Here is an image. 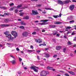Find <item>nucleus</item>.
<instances>
[{
  "mask_svg": "<svg viewBox=\"0 0 76 76\" xmlns=\"http://www.w3.org/2000/svg\"><path fill=\"white\" fill-rule=\"evenodd\" d=\"M69 2H71V1L70 0H68L66 1H62L60 0L58 1V3L59 4L61 5H63L64 4H66V3H69Z\"/></svg>",
  "mask_w": 76,
  "mask_h": 76,
  "instance_id": "1",
  "label": "nucleus"
},
{
  "mask_svg": "<svg viewBox=\"0 0 76 76\" xmlns=\"http://www.w3.org/2000/svg\"><path fill=\"white\" fill-rule=\"evenodd\" d=\"M31 69L33 70L34 72L38 73V70L37 69H39V68L38 67H36L35 66H32L30 67V68Z\"/></svg>",
  "mask_w": 76,
  "mask_h": 76,
  "instance_id": "2",
  "label": "nucleus"
},
{
  "mask_svg": "<svg viewBox=\"0 0 76 76\" xmlns=\"http://www.w3.org/2000/svg\"><path fill=\"white\" fill-rule=\"evenodd\" d=\"M47 74H48V72L46 71H43L40 73L41 76H46Z\"/></svg>",
  "mask_w": 76,
  "mask_h": 76,
  "instance_id": "3",
  "label": "nucleus"
},
{
  "mask_svg": "<svg viewBox=\"0 0 76 76\" xmlns=\"http://www.w3.org/2000/svg\"><path fill=\"white\" fill-rule=\"evenodd\" d=\"M11 34L12 35L14 36L15 38H16V36H18V33H17V32H16V31H12L11 32Z\"/></svg>",
  "mask_w": 76,
  "mask_h": 76,
  "instance_id": "4",
  "label": "nucleus"
},
{
  "mask_svg": "<svg viewBox=\"0 0 76 76\" xmlns=\"http://www.w3.org/2000/svg\"><path fill=\"white\" fill-rule=\"evenodd\" d=\"M35 41L37 42H38L39 43H41L42 42V40L41 39H39L38 40V39H35Z\"/></svg>",
  "mask_w": 76,
  "mask_h": 76,
  "instance_id": "5",
  "label": "nucleus"
},
{
  "mask_svg": "<svg viewBox=\"0 0 76 76\" xmlns=\"http://www.w3.org/2000/svg\"><path fill=\"white\" fill-rule=\"evenodd\" d=\"M28 35V32L25 31L23 33V37H26Z\"/></svg>",
  "mask_w": 76,
  "mask_h": 76,
  "instance_id": "6",
  "label": "nucleus"
},
{
  "mask_svg": "<svg viewBox=\"0 0 76 76\" xmlns=\"http://www.w3.org/2000/svg\"><path fill=\"white\" fill-rule=\"evenodd\" d=\"M75 8V5L72 4L69 7V9L71 10H73Z\"/></svg>",
  "mask_w": 76,
  "mask_h": 76,
  "instance_id": "7",
  "label": "nucleus"
},
{
  "mask_svg": "<svg viewBox=\"0 0 76 76\" xmlns=\"http://www.w3.org/2000/svg\"><path fill=\"white\" fill-rule=\"evenodd\" d=\"M9 24H2L1 25V27H6V26H11Z\"/></svg>",
  "mask_w": 76,
  "mask_h": 76,
  "instance_id": "8",
  "label": "nucleus"
},
{
  "mask_svg": "<svg viewBox=\"0 0 76 76\" xmlns=\"http://www.w3.org/2000/svg\"><path fill=\"white\" fill-rule=\"evenodd\" d=\"M32 13L33 15H38V14L37 11H35L34 10H32Z\"/></svg>",
  "mask_w": 76,
  "mask_h": 76,
  "instance_id": "9",
  "label": "nucleus"
},
{
  "mask_svg": "<svg viewBox=\"0 0 76 76\" xmlns=\"http://www.w3.org/2000/svg\"><path fill=\"white\" fill-rule=\"evenodd\" d=\"M10 62L13 64H16V58H15L14 60H12V61H11Z\"/></svg>",
  "mask_w": 76,
  "mask_h": 76,
  "instance_id": "10",
  "label": "nucleus"
},
{
  "mask_svg": "<svg viewBox=\"0 0 76 76\" xmlns=\"http://www.w3.org/2000/svg\"><path fill=\"white\" fill-rule=\"evenodd\" d=\"M61 14H60L59 15V16L57 15H53V17L55 18H58V17H61Z\"/></svg>",
  "mask_w": 76,
  "mask_h": 76,
  "instance_id": "11",
  "label": "nucleus"
},
{
  "mask_svg": "<svg viewBox=\"0 0 76 76\" xmlns=\"http://www.w3.org/2000/svg\"><path fill=\"white\" fill-rule=\"evenodd\" d=\"M54 24L58 25V24H61L62 22L58 21H55L54 23Z\"/></svg>",
  "mask_w": 76,
  "mask_h": 76,
  "instance_id": "12",
  "label": "nucleus"
},
{
  "mask_svg": "<svg viewBox=\"0 0 76 76\" xmlns=\"http://www.w3.org/2000/svg\"><path fill=\"white\" fill-rule=\"evenodd\" d=\"M47 23H39L38 24V25H47Z\"/></svg>",
  "mask_w": 76,
  "mask_h": 76,
  "instance_id": "13",
  "label": "nucleus"
},
{
  "mask_svg": "<svg viewBox=\"0 0 76 76\" xmlns=\"http://www.w3.org/2000/svg\"><path fill=\"white\" fill-rule=\"evenodd\" d=\"M61 48V46H57L56 48V49L57 50H59Z\"/></svg>",
  "mask_w": 76,
  "mask_h": 76,
  "instance_id": "14",
  "label": "nucleus"
},
{
  "mask_svg": "<svg viewBox=\"0 0 76 76\" xmlns=\"http://www.w3.org/2000/svg\"><path fill=\"white\" fill-rule=\"evenodd\" d=\"M73 19V16H71L68 18V19L69 20H72Z\"/></svg>",
  "mask_w": 76,
  "mask_h": 76,
  "instance_id": "15",
  "label": "nucleus"
},
{
  "mask_svg": "<svg viewBox=\"0 0 76 76\" xmlns=\"http://www.w3.org/2000/svg\"><path fill=\"white\" fill-rule=\"evenodd\" d=\"M68 72L69 73H70V74H71V75H75V73L73 72L69 71Z\"/></svg>",
  "mask_w": 76,
  "mask_h": 76,
  "instance_id": "16",
  "label": "nucleus"
},
{
  "mask_svg": "<svg viewBox=\"0 0 76 76\" xmlns=\"http://www.w3.org/2000/svg\"><path fill=\"white\" fill-rule=\"evenodd\" d=\"M41 45H43V46H46V44H45V42H44L42 44H40L39 45V46H41Z\"/></svg>",
  "mask_w": 76,
  "mask_h": 76,
  "instance_id": "17",
  "label": "nucleus"
},
{
  "mask_svg": "<svg viewBox=\"0 0 76 76\" xmlns=\"http://www.w3.org/2000/svg\"><path fill=\"white\" fill-rule=\"evenodd\" d=\"M20 23L23 25H26V23H25L23 21H22Z\"/></svg>",
  "mask_w": 76,
  "mask_h": 76,
  "instance_id": "18",
  "label": "nucleus"
},
{
  "mask_svg": "<svg viewBox=\"0 0 76 76\" xmlns=\"http://www.w3.org/2000/svg\"><path fill=\"white\" fill-rule=\"evenodd\" d=\"M7 44H8V45H9L8 46V47H10L11 48V47H12V46L13 45L12 44L8 43H7Z\"/></svg>",
  "mask_w": 76,
  "mask_h": 76,
  "instance_id": "19",
  "label": "nucleus"
},
{
  "mask_svg": "<svg viewBox=\"0 0 76 76\" xmlns=\"http://www.w3.org/2000/svg\"><path fill=\"white\" fill-rule=\"evenodd\" d=\"M49 20H40V22H47Z\"/></svg>",
  "mask_w": 76,
  "mask_h": 76,
  "instance_id": "20",
  "label": "nucleus"
},
{
  "mask_svg": "<svg viewBox=\"0 0 76 76\" xmlns=\"http://www.w3.org/2000/svg\"><path fill=\"white\" fill-rule=\"evenodd\" d=\"M6 37H7L9 39H10L12 37V35L11 34H8V35L6 36Z\"/></svg>",
  "mask_w": 76,
  "mask_h": 76,
  "instance_id": "21",
  "label": "nucleus"
},
{
  "mask_svg": "<svg viewBox=\"0 0 76 76\" xmlns=\"http://www.w3.org/2000/svg\"><path fill=\"white\" fill-rule=\"evenodd\" d=\"M47 68L49 70H52L53 69V67H51L50 66H48L47 67Z\"/></svg>",
  "mask_w": 76,
  "mask_h": 76,
  "instance_id": "22",
  "label": "nucleus"
},
{
  "mask_svg": "<svg viewBox=\"0 0 76 76\" xmlns=\"http://www.w3.org/2000/svg\"><path fill=\"white\" fill-rule=\"evenodd\" d=\"M4 42L2 43H0V47H3V46L4 45Z\"/></svg>",
  "mask_w": 76,
  "mask_h": 76,
  "instance_id": "23",
  "label": "nucleus"
},
{
  "mask_svg": "<svg viewBox=\"0 0 76 76\" xmlns=\"http://www.w3.org/2000/svg\"><path fill=\"white\" fill-rule=\"evenodd\" d=\"M45 55H46L45 57L48 58V57H50V55L48 53H46L45 54Z\"/></svg>",
  "mask_w": 76,
  "mask_h": 76,
  "instance_id": "24",
  "label": "nucleus"
},
{
  "mask_svg": "<svg viewBox=\"0 0 76 76\" xmlns=\"http://www.w3.org/2000/svg\"><path fill=\"white\" fill-rule=\"evenodd\" d=\"M23 19H29V17L28 16H26L23 18Z\"/></svg>",
  "mask_w": 76,
  "mask_h": 76,
  "instance_id": "25",
  "label": "nucleus"
},
{
  "mask_svg": "<svg viewBox=\"0 0 76 76\" xmlns=\"http://www.w3.org/2000/svg\"><path fill=\"white\" fill-rule=\"evenodd\" d=\"M35 51V50H28V53H32V52L33 51Z\"/></svg>",
  "mask_w": 76,
  "mask_h": 76,
  "instance_id": "26",
  "label": "nucleus"
},
{
  "mask_svg": "<svg viewBox=\"0 0 76 76\" xmlns=\"http://www.w3.org/2000/svg\"><path fill=\"white\" fill-rule=\"evenodd\" d=\"M4 21L5 22H9L10 21L8 19H5Z\"/></svg>",
  "mask_w": 76,
  "mask_h": 76,
  "instance_id": "27",
  "label": "nucleus"
},
{
  "mask_svg": "<svg viewBox=\"0 0 76 76\" xmlns=\"http://www.w3.org/2000/svg\"><path fill=\"white\" fill-rule=\"evenodd\" d=\"M45 10H54L53 9L50 8H45Z\"/></svg>",
  "mask_w": 76,
  "mask_h": 76,
  "instance_id": "28",
  "label": "nucleus"
},
{
  "mask_svg": "<svg viewBox=\"0 0 76 76\" xmlns=\"http://www.w3.org/2000/svg\"><path fill=\"white\" fill-rule=\"evenodd\" d=\"M50 28H55V27H56V26L51 25V26H50Z\"/></svg>",
  "mask_w": 76,
  "mask_h": 76,
  "instance_id": "29",
  "label": "nucleus"
},
{
  "mask_svg": "<svg viewBox=\"0 0 76 76\" xmlns=\"http://www.w3.org/2000/svg\"><path fill=\"white\" fill-rule=\"evenodd\" d=\"M21 29H24L25 28V27H24V26H20L19 27Z\"/></svg>",
  "mask_w": 76,
  "mask_h": 76,
  "instance_id": "30",
  "label": "nucleus"
},
{
  "mask_svg": "<svg viewBox=\"0 0 76 76\" xmlns=\"http://www.w3.org/2000/svg\"><path fill=\"white\" fill-rule=\"evenodd\" d=\"M21 7H22V4H20L17 6V8H20Z\"/></svg>",
  "mask_w": 76,
  "mask_h": 76,
  "instance_id": "31",
  "label": "nucleus"
},
{
  "mask_svg": "<svg viewBox=\"0 0 76 76\" xmlns=\"http://www.w3.org/2000/svg\"><path fill=\"white\" fill-rule=\"evenodd\" d=\"M9 33V31H7L4 33V34L5 35H7V34Z\"/></svg>",
  "mask_w": 76,
  "mask_h": 76,
  "instance_id": "32",
  "label": "nucleus"
},
{
  "mask_svg": "<svg viewBox=\"0 0 76 76\" xmlns=\"http://www.w3.org/2000/svg\"><path fill=\"white\" fill-rule=\"evenodd\" d=\"M32 35H36L37 34V32H34L32 33Z\"/></svg>",
  "mask_w": 76,
  "mask_h": 76,
  "instance_id": "33",
  "label": "nucleus"
},
{
  "mask_svg": "<svg viewBox=\"0 0 76 76\" xmlns=\"http://www.w3.org/2000/svg\"><path fill=\"white\" fill-rule=\"evenodd\" d=\"M42 5L41 4H39L37 5V7H41Z\"/></svg>",
  "mask_w": 76,
  "mask_h": 76,
  "instance_id": "34",
  "label": "nucleus"
},
{
  "mask_svg": "<svg viewBox=\"0 0 76 76\" xmlns=\"http://www.w3.org/2000/svg\"><path fill=\"white\" fill-rule=\"evenodd\" d=\"M10 56L12 58H14V59H15V57H14V56H13L12 55H10Z\"/></svg>",
  "mask_w": 76,
  "mask_h": 76,
  "instance_id": "35",
  "label": "nucleus"
},
{
  "mask_svg": "<svg viewBox=\"0 0 76 76\" xmlns=\"http://www.w3.org/2000/svg\"><path fill=\"white\" fill-rule=\"evenodd\" d=\"M70 33H72V31H71V30L69 31L67 33V34H70Z\"/></svg>",
  "mask_w": 76,
  "mask_h": 76,
  "instance_id": "36",
  "label": "nucleus"
},
{
  "mask_svg": "<svg viewBox=\"0 0 76 76\" xmlns=\"http://www.w3.org/2000/svg\"><path fill=\"white\" fill-rule=\"evenodd\" d=\"M18 59L20 61H21L22 60V58L20 57H18Z\"/></svg>",
  "mask_w": 76,
  "mask_h": 76,
  "instance_id": "37",
  "label": "nucleus"
},
{
  "mask_svg": "<svg viewBox=\"0 0 76 76\" xmlns=\"http://www.w3.org/2000/svg\"><path fill=\"white\" fill-rule=\"evenodd\" d=\"M23 12H20V16H23Z\"/></svg>",
  "mask_w": 76,
  "mask_h": 76,
  "instance_id": "38",
  "label": "nucleus"
},
{
  "mask_svg": "<svg viewBox=\"0 0 76 76\" xmlns=\"http://www.w3.org/2000/svg\"><path fill=\"white\" fill-rule=\"evenodd\" d=\"M68 43L69 45H72V43H71V42L69 41H68Z\"/></svg>",
  "mask_w": 76,
  "mask_h": 76,
  "instance_id": "39",
  "label": "nucleus"
},
{
  "mask_svg": "<svg viewBox=\"0 0 76 76\" xmlns=\"http://www.w3.org/2000/svg\"><path fill=\"white\" fill-rule=\"evenodd\" d=\"M64 75L66 76H69V75L67 73H66L64 74Z\"/></svg>",
  "mask_w": 76,
  "mask_h": 76,
  "instance_id": "40",
  "label": "nucleus"
},
{
  "mask_svg": "<svg viewBox=\"0 0 76 76\" xmlns=\"http://www.w3.org/2000/svg\"><path fill=\"white\" fill-rule=\"evenodd\" d=\"M71 28V27L70 26H67L66 27V29H70Z\"/></svg>",
  "mask_w": 76,
  "mask_h": 76,
  "instance_id": "41",
  "label": "nucleus"
},
{
  "mask_svg": "<svg viewBox=\"0 0 76 76\" xmlns=\"http://www.w3.org/2000/svg\"><path fill=\"white\" fill-rule=\"evenodd\" d=\"M66 48H64V49L63 50V52H65V51H66Z\"/></svg>",
  "mask_w": 76,
  "mask_h": 76,
  "instance_id": "42",
  "label": "nucleus"
},
{
  "mask_svg": "<svg viewBox=\"0 0 76 76\" xmlns=\"http://www.w3.org/2000/svg\"><path fill=\"white\" fill-rule=\"evenodd\" d=\"M4 15H9V14L7 13H5Z\"/></svg>",
  "mask_w": 76,
  "mask_h": 76,
  "instance_id": "43",
  "label": "nucleus"
},
{
  "mask_svg": "<svg viewBox=\"0 0 76 76\" xmlns=\"http://www.w3.org/2000/svg\"><path fill=\"white\" fill-rule=\"evenodd\" d=\"M73 22H74V20H72L69 21V23H73Z\"/></svg>",
  "mask_w": 76,
  "mask_h": 76,
  "instance_id": "44",
  "label": "nucleus"
},
{
  "mask_svg": "<svg viewBox=\"0 0 76 76\" xmlns=\"http://www.w3.org/2000/svg\"><path fill=\"white\" fill-rule=\"evenodd\" d=\"M13 5H14V4H13V3H11L10 4V6H13Z\"/></svg>",
  "mask_w": 76,
  "mask_h": 76,
  "instance_id": "45",
  "label": "nucleus"
},
{
  "mask_svg": "<svg viewBox=\"0 0 76 76\" xmlns=\"http://www.w3.org/2000/svg\"><path fill=\"white\" fill-rule=\"evenodd\" d=\"M14 38L13 37H11V38H10V39H11L12 41H13V40Z\"/></svg>",
  "mask_w": 76,
  "mask_h": 76,
  "instance_id": "46",
  "label": "nucleus"
},
{
  "mask_svg": "<svg viewBox=\"0 0 76 76\" xmlns=\"http://www.w3.org/2000/svg\"><path fill=\"white\" fill-rule=\"evenodd\" d=\"M37 52L38 53H40V52H41V50H37Z\"/></svg>",
  "mask_w": 76,
  "mask_h": 76,
  "instance_id": "47",
  "label": "nucleus"
},
{
  "mask_svg": "<svg viewBox=\"0 0 76 76\" xmlns=\"http://www.w3.org/2000/svg\"><path fill=\"white\" fill-rule=\"evenodd\" d=\"M18 10H16L15 11V13H17V12H18Z\"/></svg>",
  "mask_w": 76,
  "mask_h": 76,
  "instance_id": "48",
  "label": "nucleus"
},
{
  "mask_svg": "<svg viewBox=\"0 0 76 76\" xmlns=\"http://www.w3.org/2000/svg\"><path fill=\"white\" fill-rule=\"evenodd\" d=\"M16 50H17V51H20V50L19 49V48H16Z\"/></svg>",
  "mask_w": 76,
  "mask_h": 76,
  "instance_id": "49",
  "label": "nucleus"
},
{
  "mask_svg": "<svg viewBox=\"0 0 76 76\" xmlns=\"http://www.w3.org/2000/svg\"><path fill=\"white\" fill-rule=\"evenodd\" d=\"M18 74H19V75H20V74H21V71H19L18 72Z\"/></svg>",
  "mask_w": 76,
  "mask_h": 76,
  "instance_id": "50",
  "label": "nucleus"
},
{
  "mask_svg": "<svg viewBox=\"0 0 76 76\" xmlns=\"http://www.w3.org/2000/svg\"><path fill=\"white\" fill-rule=\"evenodd\" d=\"M74 41H76V37L75 38L73 39Z\"/></svg>",
  "mask_w": 76,
  "mask_h": 76,
  "instance_id": "51",
  "label": "nucleus"
},
{
  "mask_svg": "<svg viewBox=\"0 0 76 76\" xmlns=\"http://www.w3.org/2000/svg\"><path fill=\"white\" fill-rule=\"evenodd\" d=\"M57 55H55L54 56H53V57H57Z\"/></svg>",
  "mask_w": 76,
  "mask_h": 76,
  "instance_id": "52",
  "label": "nucleus"
},
{
  "mask_svg": "<svg viewBox=\"0 0 76 76\" xmlns=\"http://www.w3.org/2000/svg\"><path fill=\"white\" fill-rule=\"evenodd\" d=\"M30 48H31L32 49H33V46H31L30 47Z\"/></svg>",
  "mask_w": 76,
  "mask_h": 76,
  "instance_id": "53",
  "label": "nucleus"
},
{
  "mask_svg": "<svg viewBox=\"0 0 76 76\" xmlns=\"http://www.w3.org/2000/svg\"><path fill=\"white\" fill-rule=\"evenodd\" d=\"M45 31V30H42V32H44Z\"/></svg>",
  "mask_w": 76,
  "mask_h": 76,
  "instance_id": "54",
  "label": "nucleus"
},
{
  "mask_svg": "<svg viewBox=\"0 0 76 76\" xmlns=\"http://www.w3.org/2000/svg\"><path fill=\"white\" fill-rule=\"evenodd\" d=\"M0 8H1L2 9H5V8H4V7H0Z\"/></svg>",
  "mask_w": 76,
  "mask_h": 76,
  "instance_id": "55",
  "label": "nucleus"
},
{
  "mask_svg": "<svg viewBox=\"0 0 76 76\" xmlns=\"http://www.w3.org/2000/svg\"><path fill=\"white\" fill-rule=\"evenodd\" d=\"M13 10V8H11L10 9V10Z\"/></svg>",
  "mask_w": 76,
  "mask_h": 76,
  "instance_id": "56",
  "label": "nucleus"
},
{
  "mask_svg": "<svg viewBox=\"0 0 76 76\" xmlns=\"http://www.w3.org/2000/svg\"><path fill=\"white\" fill-rule=\"evenodd\" d=\"M56 36H57V37H59V36H60V35L57 34H56Z\"/></svg>",
  "mask_w": 76,
  "mask_h": 76,
  "instance_id": "57",
  "label": "nucleus"
},
{
  "mask_svg": "<svg viewBox=\"0 0 76 76\" xmlns=\"http://www.w3.org/2000/svg\"><path fill=\"white\" fill-rule=\"evenodd\" d=\"M75 33L74 32H73L72 34V35H75Z\"/></svg>",
  "mask_w": 76,
  "mask_h": 76,
  "instance_id": "58",
  "label": "nucleus"
},
{
  "mask_svg": "<svg viewBox=\"0 0 76 76\" xmlns=\"http://www.w3.org/2000/svg\"><path fill=\"white\" fill-rule=\"evenodd\" d=\"M57 32H56V33H54L53 34V35H56V34H57Z\"/></svg>",
  "mask_w": 76,
  "mask_h": 76,
  "instance_id": "59",
  "label": "nucleus"
},
{
  "mask_svg": "<svg viewBox=\"0 0 76 76\" xmlns=\"http://www.w3.org/2000/svg\"><path fill=\"white\" fill-rule=\"evenodd\" d=\"M64 37L65 38H67V36L66 35L64 36Z\"/></svg>",
  "mask_w": 76,
  "mask_h": 76,
  "instance_id": "60",
  "label": "nucleus"
},
{
  "mask_svg": "<svg viewBox=\"0 0 76 76\" xmlns=\"http://www.w3.org/2000/svg\"><path fill=\"white\" fill-rule=\"evenodd\" d=\"M72 2H76V1L75 0H73L72 1Z\"/></svg>",
  "mask_w": 76,
  "mask_h": 76,
  "instance_id": "61",
  "label": "nucleus"
},
{
  "mask_svg": "<svg viewBox=\"0 0 76 76\" xmlns=\"http://www.w3.org/2000/svg\"><path fill=\"white\" fill-rule=\"evenodd\" d=\"M73 26V27H75V28H74V29L76 30V26Z\"/></svg>",
  "mask_w": 76,
  "mask_h": 76,
  "instance_id": "62",
  "label": "nucleus"
},
{
  "mask_svg": "<svg viewBox=\"0 0 76 76\" xmlns=\"http://www.w3.org/2000/svg\"><path fill=\"white\" fill-rule=\"evenodd\" d=\"M37 59H38V60H39V56H37Z\"/></svg>",
  "mask_w": 76,
  "mask_h": 76,
  "instance_id": "63",
  "label": "nucleus"
},
{
  "mask_svg": "<svg viewBox=\"0 0 76 76\" xmlns=\"http://www.w3.org/2000/svg\"><path fill=\"white\" fill-rule=\"evenodd\" d=\"M64 31H59V32H61V33H62L63 32H64Z\"/></svg>",
  "mask_w": 76,
  "mask_h": 76,
  "instance_id": "64",
  "label": "nucleus"
}]
</instances>
